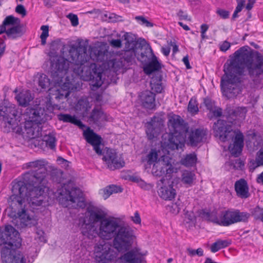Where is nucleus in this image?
Listing matches in <instances>:
<instances>
[{
    "label": "nucleus",
    "instance_id": "24",
    "mask_svg": "<svg viewBox=\"0 0 263 263\" xmlns=\"http://www.w3.org/2000/svg\"><path fill=\"white\" fill-rule=\"evenodd\" d=\"M164 66L159 60L157 57L154 53L151 56V58L143 65V71L148 76L152 75L154 73H162L161 69Z\"/></svg>",
    "mask_w": 263,
    "mask_h": 263
},
{
    "label": "nucleus",
    "instance_id": "15",
    "mask_svg": "<svg viewBox=\"0 0 263 263\" xmlns=\"http://www.w3.org/2000/svg\"><path fill=\"white\" fill-rule=\"evenodd\" d=\"M120 225L115 217H106L96 232H93L94 237L98 236L104 239H110L115 235Z\"/></svg>",
    "mask_w": 263,
    "mask_h": 263
},
{
    "label": "nucleus",
    "instance_id": "35",
    "mask_svg": "<svg viewBox=\"0 0 263 263\" xmlns=\"http://www.w3.org/2000/svg\"><path fill=\"white\" fill-rule=\"evenodd\" d=\"M160 197L165 200H172L176 195V192L173 188V183L168 185H163L159 190Z\"/></svg>",
    "mask_w": 263,
    "mask_h": 263
},
{
    "label": "nucleus",
    "instance_id": "60",
    "mask_svg": "<svg viewBox=\"0 0 263 263\" xmlns=\"http://www.w3.org/2000/svg\"><path fill=\"white\" fill-rule=\"evenodd\" d=\"M182 61L183 62L184 64L185 65V67L187 69H192V66L190 65V61H189V56L188 54H186L185 56H184Z\"/></svg>",
    "mask_w": 263,
    "mask_h": 263
},
{
    "label": "nucleus",
    "instance_id": "29",
    "mask_svg": "<svg viewBox=\"0 0 263 263\" xmlns=\"http://www.w3.org/2000/svg\"><path fill=\"white\" fill-rule=\"evenodd\" d=\"M85 139L93 147V149L98 156L103 155L101 147V145H103V139L100 135L94 132L93 130H90V135L85 136Z\"/></svg>",
    "mask_w": 263,
    "mask_h": 263
},
{
    "label": "nucleus",
    "instance_id": "14",
    "mask_svg": "<svg viewBox=\"0 0 263 263\" xmlns=\"http://www.w3.org/2000/svg\"><path fill=\"white\" fill-rule=\"evenodd\" d=\"M95 260L97 263H109L116 260L118 251H115L113 245L104 242L95 246Z\"/></svg>",
    "mask_w": 263,
    "mask_h": 263
},
{
    "label": "nucleus",
    "instance_id": "61",
    "mask_svg": "<svg viewBox=\"0 0 263 263\" xmlns=\"http://www.w3.org/2000/svg\"><path fill=\"white\" fill-rule=\"evenodd\" d=\"M170 211L175 215L178 214L179 213V210L177 208V204L173 203L172 205L170 207Z\"/></svg>",
    "mask_w": 263,
    "mask_h": 263
},
{
    "label": "nucleus",
    "instance_id": "30",
    "mask_svg": "<svg viewBox=\"0 0 263 263\" xmlns=\"http://www.w3.org/2000/svg\"><path fill=\"white\" fill-rule=\"evenodd\" d=\"M207 133L203 129L200 128L191 130L189 136V143L192 146H196L206 139Z\"/></svg>",
    "mask_w": 263,
    "mask_h": 263
},
{
    "label": "nucleus",
    "instance_id": "20",
    "mask_svg": "<svg viewBox=\"0 0 263 263\" xmlns=\"http://www.w3.org/2000/svg\"><path fill=\"white\" fill-rule=\"evenodd\" d=\"M104 151L105 155L103 156L102 160L106 162L109 170L114 171L120 169L125 166V163L123 159L121 160L118 159V153L116 149L106 147Z\"/></svg>",
    "mask_w": 263,
    "mask_h": 263
},
{
    "label": "nucleus",
    "instance_id": "13",
    "mask_svg": "<svg viewBox=\"0 0 263 263\" xmlns=\"http://www.w3.org/2000/svg\"><path fill=\"white\" fill-rule=\"evenodd\" d=\"M7 29V36L12 40L22 37L26 32L24 25L21 23V20L13 15L7 16L3 21Z\"/></svg>",
    "mask_w": 263,
    "mask_h": 263
},
{
    "label": "nucleus",
    "instance_id": "58",
    "mask_svg": "<svg viewBox=\"0 0 263 263\" xmlns=\"http://www.w3.org/2000/svg\"><path fill=\"white\" fill-rule=\"evenodd\" d=\"M177 16L179 17L180 20H189L188 15L185 13L182 9H180L177 13Z\"/></svg>",
    "mask_w": 263,
    "mask_h": 263
},
{
    "label": "nucleus",
    "instance_id": "40",
    "mask_svg": "<svg viewBox=\"0 0 263 263\" xmlns=\"http://www.w3.org/2000/svg\"><path fill=\"white\" fill-rule=\"evenodd\" d=\"M197 161V155L195 153L186 155L180 160L181 164L186 167H192L196 164Z\"/></svg>",
    "mask_w": 263,
    "mask_h": 263
},
{
    "label": "nucleus",
    "instance_id": "59",
    "mask_svg": "<svg viewBox=\"0 0 263 263\" xmlns=\"http://www.w3.org/2000/svg\"><path fill=\"white\" fill-rule=\"evenodd\" d=\"M132 219L134 223L136 224H140L141 221L140 214L138 211H136L134 213V216L132 217Z\"/></svg>",
    "mask_w": 263,
    "mask_h": 263
},
{
    "label": "nucleus",
    "instance_id": "26",
    "mask_svg": "<svg viewBox=\"0 0 263 263\" xmlns=\"http://www.w3.org/2000/svg\"><path fill=\"white\" fill-rule=\"evenodd\" d=\"M122 41L125 42V48H129V49H136L138 47H142L144 45L146 40L140 37L137 40L136 34L132 32H125L122 36Z\"/></svg>",
    "mask_w": 263,
    "mask_h": 263
},
{
    "label": "nucleus",
    "instance_id": "49",
    "mask_svg": "<svg viewBox=\"0 0 263 263\" xmlns=\"http://www.w3.org/2000/svg\"><path fill=\"white\" fill-rule=\"evenodd\" d=\"M124 20L122 19V16L117 15L114 13H110L108 16V22L110 23H117V22H122Z\"/></svg>",
    "mask_w": 263,
    "mask_h": 263
},
{
    "label": "nucleus",
    "instance_id": "18",
    "mask_svg": "<svg viewBox=\"0 0 263 263\" xmlns=\"http://www.w3.org/2000/svg\"><path fill=\"white\" fill-rule=\"evenodd\" d=\"M20 236L18 231L10 224L6 225L4 231L0 233V239L6 246H9L10 242H12L15 247L20 248L22 245V239Z\"/></svg>",
    "mask_w": 263,
    "mask_h": 263
},
{
    "label": "nucleus",
    "instance_id": "17",
    "mask_svg": "<svg viewBox=\"0 0 263 263\" xmlns=\"http://www.w3.org/2000/svg\"><path fill=\"white\" fill-rule=\"evenodd\" d=\"M250 212H240L238 209H233L234 224L240 222L247 223L251 216L255 220H259L263 223V208L257 205L255 208L251 209Z\"/></svg>",
    "mask_w": 263,
    "mask_h": 263
},
{
    "label": "nucleus",
    "instance_id": "4",
    "mask_svg": "<svg viewBox=\"0 0 263 263\" xmlns=\"http://www.w3.org/2000/svg\"><path fill=\"white\" fill-rule=\"evenodd\" d=\"M246 107L234 108L227 106L224 110L223 117L226 119H218L213 126L214 136L224 142L231 140L233 142L228 146L231 155L238 157L242 153L244 146V135L240 129L234 130L233 125H239L246 116Z\"/></svg>",
    "mask_w": 263,
    "mask_h": 263
},
{
    "label": "nucleus",
    "instance_id": "51",
    "mask_svg": "<svg viewBox=\"0 0 263 263\" xmlns=\"http://www.w3.org/2000/svg\"><path fill=\"white\" fill-rule=\"evenodd\" d=\"M184 216H185V219L186 223H190L191 222H193L194 220H195V217L194 215V213L193 212H189L187 210H185L184 209Z\"/></svg>",
    "mask_w": 263,
    "mask_h": 263
},
{
    "label": "nucleus",
    "instance_id": "42",
    "mask_svg": "<svg viewBox=\"0 0 263 263\" xmlns=\"http://www.w3.org/2000/svg\"><path fill=\"white\" fill-rule=\"evenodd\" d=\"M58 119L64 122L79 124L81 123V120L75 115H71L69 114L60 113L58 115Z\"/></svg>",
    "mask_w": 263,
    "mask_h": 263
},
{
    "label": "nucleus",
    "instance_id": "25",
    "mask_svg": "<svg viewBox=\"0 0 263 263\" xmlns=\"http://www.w3.org/2000/svg\"><path fill=\"white\" fill-rule=\"evenodd\" d=\"M108 116L101 109L94 108L88 117L89 124H93L99 129L103 127L102 122L108 121Z\"/></svg>",
    "mask_w": 263,
    "mask_h": 263
},
{
    "label": "nucleus",
    "instance_id": "34",
    "mask_svg": "<svg viewBox=\"0 0 263 263\" xmlns=\"http://www.w3.org/2000/svg\"><path fill=\"white\" fill-rule=\"evenodd\" d=\"M106 46L107 44L104 42H101V45L98 46H90L89 48L90 56L94 55L98 61L103 60L108 52Z\"/></svg>",
    "mask_w": 263,
    "mask_h": 263
},
{
    "label": "nucleus",
    "instance_id": "10",
    "mask_svg": "<svg viewBox=\"0 0 263 263\" xmlns=\"http://www.w3.org/2000/svg\"><path fill=\"white\" fill-rule=\"evenodd\" d=\"M112 238L114 248L118 252H124L132 248L136 237L129 226L120 225Z\"/></svg>",
    "mask_w": 263,
    "mask_h": 263
},
{
    "label": "nucleus",
    "instance_id": "27",
    "mask_svg": "<svg viewBox=\"0 0 263 263\" xmlns=\"http://www.w3.org/2000/svg\"><path fill=\"white\" fill-rule=\"evenodd\" d=\"M141 106L146 109H156V93L149 90H145L139 95Z\"/></svg>",
    "mask_w": 263,
    "mask_h": 263
},
{
    "label": "nucleus",
    "instance_id": "23",
    "mask_svg": "<svg viewBox=\"0 0 263 263\" xmlns=\"http://www.w3.org/2000/svg\"><path fill=\"white\" fill-rule=\"evenodd\" d=\"M164 120L160 117L154 116L147 123L146 133L149 139H153L157 137L164 127Z\"/></svg>",
    "mask_w": 263,
    "mask_h": 263
},
{
    "label": "nucleus",
    "instance_id": "56",
    "mask_svg": "<svg viewBox=\"0 0 263 263\" xmlns=\"http://www.w3.org/2000/svg\"><path fill=\"white\" fill-rule=\"evenodd\" d=\"M15 12L21 14L22 17H24L27 15V11L25 6L22 4L17 5L15 8Z\"/></svg>",
    "mask_w": 263,
    "mask_h": 263
},
{
    "label": "nucleus",
    "instance_id": "47",
    "mask_svg": "<svg viewBox=\"0 0 263 263\" xmlns=\"http://www.w3.org/2000/svg\"><path fill=\"white\" fill-rule=\"evenodd\" d=\"M186 252L190 257H194L195 256L200 257L203 255V250L201 248H199L196 250L188 248L186 249Z\"/></svg>",
    "mask_w": 263,
    "mask_h": 263
},
{
    "label": "nucleus",
    "instance_id": "32",
    "mask_svg": "<svg viewBox=\"0 0 263 263\" xmlns=\"http://www.w3.org/2000/svg\"><path fill=\"white\" fill-rule=\"evenodd\" d=\"M57 139L55 134L49 133L48 134L43 136L41 140H39L37 143V146L43 150L46 148L51 150H55Z\"/></svg>",
    "mask_w": 263,
    "mask_h": 263
},
{
    "label": "nucleus",
    "instance_id": "9",
    "mask_svg": "<svg viewBox=\"0 0 263 263\" xmlns=\"http://www.w3.org/2000/svg\"><path fill=\"white\" fill-rule=\"evenodd\" d=\"M197 213L203 220L220 226L228 227L234 224L233 209L221 211L218 214L216 209L212 211L202 209L198 210Z\"/></svg>",
    "mask_w": 263,
    "mask_h": 263
},
{
    "label": "nucleus",
    "instance_id": "48",
    "mask_svg": "<svg viewBox=\"0 0 263 263\" xmlns=\"http://www.w3.org/2000/svg\"><path fill=\"white\" fill-rule=\"evenodd\" d=\"M231 165H233L234 170L243 171L245 170V162L240 158L236 159L234 162H231Z\"/></svg>",
    "mask_w": 263,
    "mask_h": 263
},
{
    "label": "nucleus",
    "instance_id": "62",
    "mask_svg": "<svg viewBox=\"0 0 263 263\" xmlns=\"http://www.w3.org/2000/svg\"><path fill=\"white\" fill-rule=\"evenodd\" d=\"M86 14H95L94 17H98L101 13V10L99 9L94 8L92 10L88 11L85 12Z\"/></svg>",
    "mask_w": 263,
    "mask_h": 263
},
{
    "label": "nucleus",
    "instance_id": "28",
    "mask_svg": "<svg viewBox=\"0 0 263 263\" xmlns=\"http://www.w3.org/2000/svg\"><path fill=\"white\" fill-rule=\"evenodd\" d=\"M135 50H133V52L137 60L140 62L142 65L145 64L151 58L148 57V54L151 53V56L154 53L153 49L149 43L146 41L144 45L142 47H138Z\"/></svg>",
    "mask_w": 263,
    "mask_h": 263
},
{
    "label": "nucleus",
    "instance_id": "6",
    "mask_svg": "<svg viewBox=\"0 0 263 263\" xmlns=\"http://www.w3.org/2000/svg\"><path fill=\"white\" fill-rule=\"evenodd\" d=\"M62 40V39L58 38L49 44L50 51L48 55L52 67L55 66L54 68H58V71L59 70V67H61V72H62L65 69H69L70 63L78 65L87 61L88 40L86 39L84 42L83 39H78L77 41V44L69 46L68 52L71 61L64 56L66 44Z\"/></svg>",
    "mask_w": 263,
    "mask_h": 263
},
{
    "label": "nucleus",
    "instance_id": "16",
    "mask_svg": "<svg viewBox=\"0 0 263 263\" xmlns=\"http://www.w3.org/2000/svg\"><path fill=\"white\" fill-rule=\"evenodd\" d=\"M9 246H4L1 249V257L5 263H26L23 253L10 242Z\"/></svg>",
    "mask_w": 263,
    "mask_h": 263
},
{
    "label": "nucleus",
    "instance_id": "38",
    "mask_svg": "<svg viewBox=\"0 0 263 263\" xmlns=\"http://www.w3.org/2000/svg\"><path fill=\"white\" fill-rule=\"evenodd\" d=\"M123 191V189L121 186L115 184H110L101 190L100 194H102L103 198L105 200L113 193H122Z\"/></svg>",
    "mask_w": 263,
    "mask_h": 263
},
{
    "label": "nucleus",
    "instance_id": "64",
    "mask_svg": "<svg viewBox=\"0 0 263 263\" xmlns=\"http://www.w3.org/2000/svg\"><path fill=\"white\" fill-rule=\"evenodd\" d=\"M256 0H248V3L246 6V9L247 10L250 11L253 7V6Z\"/></svg>",
    "mask_w": 263,
    "mask_h": 263
},
{
    "label": "nucleus",
    "instance_id": "37",
    "mask_svg": "<svg viewBox=\"0 0 263 263\" xmlns=\"http://www.w3.org/2000/svg\"><path fill=\"white\" fill-rule=\"evenodd\" d=\"M158 153L156 148H152L147 155V163L150 165L153 164V169L157 170L161 164V156L158 158Z\"/></svg>",
    "mask_w": 263,
    "mask_h": 263
},
{
    "label": "nucleus",
    "instance_id": "1",
    "mask_svg": "<svg viewBox=\"0 0 263 263\" xmlns=\"http://www.w3.org/2000/svg\"><path fill=\"white\" fill-rule=\"evenodd\" d=\"M249 49L251 48L248 45L239 48L224 64V73L220 86L222 95L228 99L235 98L241 93L240 77L244 75L245 67L250 77H259L263 74V55L258 51Z\"/></svg>",
    "mask_w": 263,
    "mask_h": 263
},
{
    "label": "nucleus",
    "instance_id": "33",
    "mask_svg": "<svg viewBox=\"0 0 263 263\" xmlns=\"http://www.w3.org/2000/svg\"><path fill=\"white\" fill-rule=\"evenodd\" d=\"M235 190L237 195L241 198L249 197V186L247 181L243 178L236 181L234 184Z\"/></svg>",
    "mask_w": 263,
    "mask_h": 263
},
{
    "label": "nucleus",
    "instance_id": "45",
    "mask_svg": "<svg viewBox=\"0 0 263 263\" xmlns=\"http://www.w3.org/2000/svg\"><path fill=\"white\" fill-rule=\"evenodd\" d=\"M198 105V103L196 97L195 96L192 97L188 103V111L192 114H197L199 112Z\"/></svg>",
    "mask_w": 263,
    "mask_h": 263
},
{
    "label": "nucleus",
    "instance_id": "57",
    "mask_svg": "<svg viewBox=\"0 0 263 263\" xmlns=\"http://www.w3.org/2000/svg\"><path fill=\"white\" fill-rule=\"evenodd\" d=\"M231 47V44L227 41H224L221 45H220V50L222 52H226Z\"/></svg>",
    "mask_w": 263,
    "mask_h": 263
},
{
    "label": "nucleus",
    "instance_id": "2",
    "mask_svg": "<svg viewBox=\"0 0 263 263\" xmlns=\"http://www.w3.org/2000/svg\"><path fill=\"white\" fill-rule=\"evenodd\" d=\"M26 116L28 120L21 122L22 114L14 105H9L8 100L4 99L0 101V125L4 133L13 132L23 135V127L27 134L33 133L36 126L45 123L51 119L50 116L45 112V109L41 104H36L33 107L26 109Z\"/></svg>",
    "mask_w": 263,
    "mask_h": 263
},
{
    "label": "nucleus",
    "instance_id": "44",
    "mask_svg": "<svg viewBox=\"0 0 263 263\" xmlns=\"http://www.w3.org/2000/svg\"><path fill=\"white\" fill-rule=\"evenodd\" d=\"M195 174L191 171H186L182 175V181L184 184L191 186L195 179Z\"/></svg>",
    "mask_w": 263,
    "mask_h": 263
},
{
    "label": "nucleus",
    "instance_id": "8",
    "mask_svg": "<svg viewBox=\"0 0 263 263\" xmlns=\"http://www.w3.org/2000/svg\"><path fill=\"white\" fill-rule=\"evenodd\" d=\"M88 216L84 217L82 220L81 227V234L88 238H94L93 232L107 217V214L102 209L92 206L87 208Z\"/></svg>",
    "mask_w": 263,
    "mask_h": 263
},
{
    "label": "nucleus",
    "instance_id": "54",
    "mask_svg": "<svg viewBox=\"0 0 263 263\" xmlns=\"http://www.w3.org/2000/svg\"><path fill=\"white\" fill-rule=\"evenodd\" d=\"M162 82L150 85L151 89L154 90L155 93H161L162 92L163 88L162 86Z\"/></svg>",
    "mask_w": 263,
    "mask_h": 263
},
{
    "label": "nucleus",
    "instance_id": "41",
    "mask_svg": "<svg viewBox=\"0 0 263 263\" xmlns=\"http://www.w3.org/2000/svg\"><path fill=\"white\" fill-rule=\"evenodd\" d=\"M231 244V241L218 239L211 245V251L213 253L217 252L221 249L229 247Z\"/></svg>",
    "mask_w": 263,
    "mask_h": 263
},
{
    "label": "nucleus",
    "instance_id": "55",
    "mask_svg": "<svg viewBox=\"0 0 263 263\" xmlns=\"http://www.w3.org/2000/svg\"><path fill=\"white\" fill-rule=\"evenodd\" d=\"M110 45L116 48H119L122 47V40L121 39H112L109 41Z\"/></svg>",
    "mask_w": 263,
    "mask_h": 263
},
{
    "label": "nucleus",
    "instance_id": "50",
    "mask_svg": "<svg viewBox=\"0 0 263 263\" xmlns=\"http://www.w3.org/2000/svg\"><path fill=\"white\" fill-rule=\"evenodd\" d=\"M162 79V75L160 72L153 73L150 81V85L161 82Z\"/></svg>",
    "mask_w": 263,
    "mask_h": 263
},
{
    "label": "nucleus",
    "instance_id": "46",
    "mask_svg": "<svg viewBox=\"0 0 263 263\" xmlns=\"http://www.w3.org/2000/svg\"><path fill=\"white\" fill-rule=\"evenodd\" d=\"M223 115L224 114H223L222 108L220 107L216 106H215L211 112H210L207 115L208 118L211 120H212L214 118H219L222 117L223 118H225V117H223Z\"/></svg>",
    "mask_w": 263,
    "mask_h": 263
},
{
    "label": "nucleus",
    "instance_id": "7",
    "mask_svg": "<svg viewBox=\"0 0 263 263\" xmlns=\"http://www.w3.org/2000/svg\"><path fill=\"white\" fill-rule=\"evenodd\" d=\"M55 66L52 67L51 64L50 66V71L51 73L50 80L48 77L44 73H38L39 77L38 78V85L41 87L43 91H47L49 93V89L53 88L52 90L55 89L62 90L63 92L68 90L70 92L73 85L70 81L69 76H66L68 70L65 69L64 71L61 72V67H59V70H57V68L54 69Z\"/></svg>",
    "mask_w": 263,
    "mask_h": 263
},
{
    "label": "nucleus",
    "instance_id": "63",
    "mask_svg": "<svg viewBox=\"0 0 263 263\" xmlns=\"http://www.w3.org/2000/svg\"><path fill=\"white\" fill-rule=\"evenodd\" d=\"M6 44L3 40H1L0 42V58H1L4 54L6 49Z\"/></svg>",
    "mask_w": 263,
    "mask_h": 263
},
{
    "label": "nucleus",
    "instance_id": "36",
    "mask_svg": "<svg viewBox=\"0 0 263 263\" xmlns=\"http://www.w3.org/2000/svg\"><path fill=\"white\" fill-rule=\"evenodd\" d=\"M15 98L19 105L25 107L29 105V102L33 99L34 97L32 96L30 90H26L20 92L15 96Z\"/></svg>",
    "mask_w": 263,
    "mask_h": 263
},
{
    "label": "nucleus",
    "instance_id": "53",
    "mask_svg": "<svg viewBox=\"0 0 263 263\" xmlns=\"http://www.w3.org/2000/svg\"><path fill=\"white\" fill-rule=\"evenodd\" d=\"M216 13L222 19H227L230 16V12L228 10L221 8L217 9Z\"/></svg>",
    "mask_w": 263,
    "mask_h": 263
},
{
    "label": "nucleus",
    "instance_id": "21",
    "mask_svg": "<svg viewBox=\"0 0 263 263\" xmlns=\"http://www.w3.org/2000/svg\"><path fill=\"white\" fill-rule=\"evenodd\" d=\"M118 259V263H145V260L139 248L135 247L124 252Z\"/></svg>",
    "mask_w": 263,
    "mask_h": 263
},
{
    "label": "nucleus",
    "instance_id": "22",
    "mask_svg": "<svg viewBox=\"0 0 263 263\" xmlns=\"http://www.w3.org/2000/svg\"><path fill=\"white\" fill-rule=\"evenodd\" d=\"M53 88L49 89V93H48V97L47 100L45 102V107H41L45 109V112L48 115V113H51L53 110L58 107V105L53 104L52 102L54 99L59 101L60 99H63L64 97H67L70 92H68V90L63 92L62 90L55 89L52 90Z\"/></svg>",
    "mask_w": 263,
    "mask_h": 263
},
{
    "label": "nucleus",
    "instance_id": "52",
    "mask_svg": "<svg viewBox=\"0 0 263 263\" xmlns=\"http://www.w3.org/2000/svg\"><path fill=\"white\" fill-rule=\"evenodd\" d=\"M67 17L70 21L72 26L76 27L79 25V18L77 15L70 13L68 14Z\"/></svg>",
    "mask_w": 263,
    "mask_h": 263
},
{
    "label": "nucleus",
    "instance_id": "43",
    "mask_svg": "<svg viewBox=\"0 0 263 263\" xmlns=\"http://www.w3.org/2000/svg\"><path fill=\"white\" fill-rule=\"evenodd\" d=\"M216 103V101L210 97L207 96L203 98V102L200 104V108H201L202 106H204L207 110L211 112L215 107Z\"/></svg>",
    "mask_w": 263,
    "mask_h": 263
},
{
    "label": "nucleus",
    "instance_id": "3",
    "mask_svg": "<svg viewBox=\"0 0 263 263\" xmlns=\"http://www.w3.org/2000/svg\"><path fill=\"white\" fill-rule=\"evenodd\" d=\"M28 179L29 177L24 174L23 180L15 179L12 181V194L8 201L12 208L16 206L21 209V211H19L17 214L22 227L31 228L37 224V219L28 214L23 204L27 201L32 205H41L43 200L39 199L44 193V190L40 187L41 185L37 186L31 179Z\"/></svg>",
    "mask_w": 263,
    "mask_h": 263
},
{
    "label": "nucleus",
    "instance_id": "5",
    "mask_svg": "<svg viewBox=\"0 0 263 263\" xmlns=\"http://www.w3.org/2000/svg\"><path fill=\"white\" fill-rule=\"evenodd\" d=\"M167 118L170 132L162 136L161 148L164 155L161 156V164L156 171H159L160 175L174 173V167L171 162L172 158L166 155H170V151L178 150L184 147L186 135L189 133L188 123L179 115L171 112L167 114Z\"/></svg>",
    "mask_w": 263,
    "mask_h": 263
},
{
    "label": "nucleus",
    "instance_id": "39",
    "mask_svg": "<svg viewBox=\"0 0 263 263\" xmlns=\"http://www.w3.org/2000/svg\"><path fill=\"white\" fill-rule=\"evenodd\" d=\"M263 165V147L257 152L256 160H251L249 164L250 172H253L256 167Z\"/></svg>",
    "mask_w": 263,
    "mask_h": 263
},
{
    "label": "nucleus",
    "instance_id": "31",
    "mask_svg": "<svg viewBox=\"0 0 263 263\" xmlns=\"http://www.w3.org/2000/svg\"><path fill=\"white\" fill-rule=\"evenodd\" d=\"M135 57L133 49L125 48L124 53L120 59L119 60L112 59L111 60V63L113 67L123 68L125 66V63L127 64L132 63Z\"/></svg>",
    "mask_w": 263,
    "mask_h": 263
},
{
    "label": "nucleus",
    "instance_id": "11",
    "mask_svg": "<svg viewBox=\"0 0 263 263\" xmlns=\"http://www.w3.org/2000/svg\"><path fill=\"white\" fill-rule=\"evenodd\" d=\"M83 79L89 81L90 88L92 91L98 90L103 84V69L96 63H91L82 70Z\"/></svg>",
    "mask_w": 263,
    "mask_h": 263
},
{
    "label": "nucleus",
    "instance_id": "19",
    "mask_svg": "<svg viewBox=\"0 0 263 263\" xmlns=\"http://www.w3.org/2000/svg\"><path fill=\"white\" fill-rule=\"evenodd\" d=\"M62 192L64 194L61 192V195L64 196L63 198H65L66 201H70L72 203L77 202V206L82 209L86 206L85 197L79 187H73L70 190L65 188V192L63 191Z\"/></svg>",
    "mask_w": 263,
    "mask_h": 263
},
{
    "label": "nucleus",
    "instance_id": "12",
    "mask_svg": "<svg viewBox=\"0 0 263 263\" xmlns=\"http://www.w3.org/2000/svg\"><path fill=\"white\" fill-rule=\"evenodd\" d=\"M44 163V161L42 160L29 162L28 167H33L34 170L28 171L25 174L29 177V180L31 179L37 186L42 185L40 187L44 190L46 187L47 181L46 179L47 170Z\"/></svg>",
    "mask_w": 263,
    "mask_h": 263
}]
</instances>
